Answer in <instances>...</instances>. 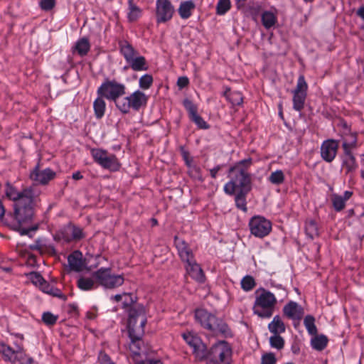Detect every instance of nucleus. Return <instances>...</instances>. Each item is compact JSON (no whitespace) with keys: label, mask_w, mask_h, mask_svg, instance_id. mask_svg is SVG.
Here are the masks:
<instances>
[{"label":"nucleus","mask_w":364,"mask_h":364,"mask_svg":"<svg viewBox=\"0 0 364 364\" xmlns=\"http://www.w3.org/2000/svg\"><path fill=\"white\" fill-rule=\"evenodd\" d=\"M305 232L310 239L313 240L319 236V230L315 220L307 218L305 221Z\"/></svg>","instance_id":"31"},{"label":"nucleus","mask_w":364,"mask_h":364,"mask_svg":"<svg viewBox=\"0 0 364 364\" xmlns=\"http://www.w3.org/2000/svg\"><path fill=\"white\" fill-rule=\"evenodd\" d=\"M230 8V0H219L216 5V14L220 16L225 15Z\"/></svg>","instance_id":"41"},{"label":"nucleus","mask_w":364,"mask_h":364,"mask_svg":"<svg viewBox=\"0 0 364 364\" xmlns=\"http://www.w3.org/2000/svg\"><path fill=\"white\" fill-rule=\"evenodd\" d=\"M33 358L28 356L26 354V357L23 358V359L21 360V362H18L20 364H33Z\"/></svg>","instance_id":"63"},{"label":"nucleus","mask_w":364,"mask_h":364,"mask_svg":"<svg viewBox=\"0 0 364 364\" xmlns=\"http://www.w3.org/2000/svg\"><path fill=\"white\" fill-rule=\"evenodd\" d=\"M50 290L51 291L49 292L48 294L59 298L63 301H65L67 299V296L63 294L60 289L53 286Z\"/></svg>","instance_id":"58"},{"label":"nucleus","mask_w":364,"mask_h":364,"mask_svg":"<svg viewBox=\"0 0 364 364\" xmlns=\"http://www.w3.org/2000/svg\"><path fill=\"white\" fill-rule=\"evenodd\" d=\"M189 80L186 76L179 77L177 80V85L179 88L182 89L188 86Z\"/></svg>","instance_id":"59"},{"label":"nucleus","mask_w":364,"mask_h":364,"mask_svg":"<svg viewBox=\"0 0 364 364\" xmlns=\"http://www.w3.org/2000/svg\"><path fill=\"white\" fill-rule=\"evenodd\" d=\"M148 97L143 92L137 90L129 96L122 98L118 102L117 109L124 114L129 113L131 109L138 112L146 105Z\"/></svg>","instance_id":"9"},{"label":"nucleus","mask_w":364,"mask_h":364,"mask_svg":"<svg viewBox=\"0 0 364 364\" xmlns=\"http://www.w3.org/2000/svg\"><path fill=\"white\" fill-rule=\"evenodd\" d=\"M53 285H51L50 284H49L47 281H44L42 284L39 287V289L46 293V294H49V292L51 291V288H52Z\"/></svg>","instance_id":"60"},{"label":"nucleus","mask_w":364,"mask_h":364,"mask_svg":"<svg viewBox=\"0 0 364 364\" xmlns=\"http://www.w3.org/2000/svg\"><path fill=\"white\" fill-rule=\"evenodd\" d=\"M179 257L186 264L190 262H193V261L196 260L193 251L191 248L184 252L183 254Z\"/></svg>","instance_id":"55"},{"label":"nucleus","mask_w":364,"mask_h":364,"mask_svg":"<svg viewBox=\"0 0 364 364\" xmlns=\"http://www.w3.org/2000/svg\"><path fill=\"white\" fill-rule=\"evenodd\" d=\"M58 320V316L53 314L50 311L44 312L42 314L43 322L48 326L54 325Z\"/></svg>","instance_id":"50"},{"label":"nucleus","mask_w":364,"mask_h":364,"mask_svg":"<svg viewBox=\"0 0 364 364\" xmlns=\"http://www.w3.org/2000/svg\"><path fill=\"white\" fill-rule=\"evenodd\" d=\"M174 12V7L169 0H156V21L158 24L169 21Z\"/></svg>","instance_id":"17"},{"label":"nucleus","mask_w":364,"mask_h":364,"mask_svg":"<svg viewBox=\"0 0 364 364\" xmlns=\"http://www.w3.org/2000/svg\"><path fill=\"white\" fill-rule=\"evenodd\" d=\"M332 205L336 212H340L344 209L346 206V201L341 198V196L338 194H333L331 196Z\"/></svg>","instance_id":"43"},{"label":"nucleus","mask_w":364,"mask_h":364,"mask_svg":"<svg viewBox=\"0 0 364 364\" xmlns=\"http://www.w3.org/2000/svg\"><path fill=\"white\" fill-rule=\"evenodd\" d=\"M56 4V0H41L39 6L43 11H48L53 9Z\"/></svg>","instance_id":"54"},{"label":"nucleus","mask_w":364,"mask_h":364,"mask_svg":"<svg viewBox=\"0 0 364 364\" xmlns=\"http://www.w3.org/2000/svg\"><path fill=\"white\" fill-rule=\"evenodd\" d=\"M5 193L9 199L14 200L15 203L24 199V189L18 192L9 183H6Z\"/></svg>","instance_id":"35"},{"label":"nucleus","mask_w":364,"mask_h":364,"mask_svg":"<svg viewBox=\"0 0 364 364\" xmlns=\"http://www.w3.org/2000/svg\"><path fill=\"white\" fill-rule=\"evenodd\" d=\"M196 8L193 0L182 1L178 9V14L183 19H187L192 15V11Z\"/></svg>","instance_id":"27"},{"label":"nucleus","mask_w":364,"mask_h":364,"mask_svg":"<svg viewBox=\"0 0 364 364\" xmlns=\"http://www.w3.org/2000/svg\"><path fill=\"white\" fill-rule=\"evenodd\" d=\"M339 141L328 139L323 141L321 145L320 153L321 159L327 162H332L338 153Z\"/></svg>","instance_id":"18"},{"label":"nucleus","mask_w":364,"mask_h":364,"mask_svg":"<svg viewBox=\"0 0 364 364\" xmlns=\"http://www.w3.org/2000/svg\"><path fill=\"white\" fill-rule=\"evenodd\" d=\"M195 318L203 328L215 336L219 334L225 337L231 336V331L226 323L204 309L196 310Z\"/></svg>","instance_id":"3"},{"label":"nucleus","mask_w":364,"mask_h":364,"mask_svg":"<svg viewBox=\"0 0 364 364\" xmlns=\"http://www.w3.org/2000/svg\"><path fill=\"white\" fill-rule=\"evenodd\" d=\"M174 243L179 256L191 248L184 240L179 238L178 236L174 237Z\"/></svg>","instance_id":"46"},{"label":"nucleus","mask_w":364,"mask_h":364,"mask_svg":"<svg viewBox=\"0 0 364 364\" xmlns=\"http://www.w3.org/2000/svg\"><path fill=\"white\" fill-rule=\"evenodd\" d=\"M250 191H238L237 193L233 195L235 196V203L237 209L242 210L244 213L247 211V196Z\"/></svg>","instance_id":"29"},{"label":"nucleus","mask_w":364,"mask_h":364,"mask_svg":"<svg viewBox=\"0 0 364 364\" xmlns=\"http://www.w3.org/2000/svg\"><path fill=\"white\" fill-rule=\"evenodd\" d=\"M232 356V348L227 341H221L214 344L208 350L207 364H230Z\"/></svg>","instance_id":"8"},{"label":"nucleus","mask_w":364,"mask_h":364,"mask_svg":"<svg viewBox=\"0 0 364 364\" xmlns=\"http://www.w3.org/2000/svg\"><path fill=\"white\" fill-rule=\"evenodd\" d=\"M68 313L70 314H72L73 316H77L78 315V306L75 304H68Z\"/></svg>","instance_id":"61"},{"label":"nucleus","mask_w":364,"mask_h":364,"mask_svg":"<svg viewBox=\"0 0 364 364\" xmlns=\"http://www.w3.org/2000/svg\"><path fill=\"white\" fill-rule=\"evenodd\" d=\"M126 90L124 84L117 81L115 79L110 80L106 77L97 88V94L109 101L113 102L117 108L121 97L126 94Z\"/></svg>","instance_id":"6"},{"label":"nucleus","mask_w":364,"mask_h":364,"mask_svg":"<svg viewBox=\"0 0 364 364\" xmlns=\"http://www.w3.org/2000/svg\"><path fill=\"white\" fill-rule=\"evenodd\" d=\"M119 48L120 53L123 55L127 63L137 54V51L132 44L126 40L119 41Z\"/></svg>","instance_id":"23"},{"label":"nucleus","mask_w":364,"mask_h":364,"mask_svg":"<svg viewBox=\"0 0 364 364\" xmlns=\"http://www.w3.org/2000/svg\"><path fill=\"white\" fill-rule=\"evenodd\" d=\"M90 50V43L88 38L86 37L78 39L73 47V50L76 51L77 54L82 57L86 55Z\"/></svg>","instance_id":"30"},{"label":"nucleus","mask_w":364,"mask_h":364,"mask_svg":"<svg viewBox=\"0 0 364 364\" xmlns=\"http://www.w3.org/2000/svg\"><path fill=\"white\" fill-rule=\"evenodd\" d=\"M188 173L192 178L198 180L199 181H203L201 173V169L199 166L196 165H192L189 166Z\"/></svg>","instance_id":"48"},{"label":"nucleus","mask_w":364,"mask_h":364,"mask_svg":"<svg viewBox=\"0 0 364 364\" xmlns=\"http://www.w3.org/2000/svg\"><path fill=\"white\" fill-rule=\"evenodd\" d=\"M46 248V240L42 238L37 239L35 242L30 245V249L43 252Z\"/></svg>","instance_id":"51"},{"label":"nucleus","mask_w":364,"mask_h":364,"mask_svg":"<svg viewBox=\"0 0 364 364\" xmlns=\"http://www.w3.org/2000/svg\"><path fill=\"white\" fill-rule=\"evenodd\" d=\"M24 194V199L14 205V210L22 225L31 223L34 216L33 189L31 187L25 188Z\"/></svg>","instance_id":"5"},{"label":"nucleus","mask_w":364,"mask_h":364,"mask_svg":"<svg viewBox=\"0 0 364 364\" xmlns=\"http://www.w3.org/2000/svg\"><path fill=\"white\" fill-rule=\"evenodd\" d=\"M186 273L196 282L203 284L205 281V274L196 260L185 265Z\"/></svg>","instance_id":"22"},{"label":"nucleus","mask_w":364,"mask_h":364,"mask_svg":"<svg viewBox=\"0 0 364 364\" xmlns=\"http://www.w3.org/2000/svg\"><path fill=\"white\" fill-rule=\"evenodd\" d=\"M91 155L94 161L105 169L117 171L120 168L121 164L114 154H109L101 149H92Z\"/></svg>","instance_id":"11"},{"label":"nucleus","mask_w":364,"mask_h":364,"mask_svg":"<svg viewBox=\"0 0 364 364\" xmlns=\"http://www.w3.org/2000/svg\"><path fill=\"white\" fill-rule=\"evenodd\" d=\"M223 96L232 106H240L243 103V96L239 91H231L229 87H227Z\"/></svg>","instance_id":"26"},{"label":"nucleus","mask_w":364,"mask_h":364,"mask_svg":"<svg viewBox=\"0 0 364 364\" xmlns=\"http://www.w3.org/2000/svg\"><path fill=\"white\" fill-rule=\"evenodd\" d=\"M261 20L263 26L266 29L272 28L277 22V16L272 11H264L261 15Z\"/></svg>","instance_id":"34"},{"label":"nucleus","mask_w":364,"mask_h":364,"mask_svg":"<svg viewBox=\"0 0 364 364\" xmlns=\"http://www.w3.org/2000/svg\"><path fill=\"white\" fill-rule=\"evenodd\" d=\"M180 151L182 156L183 159L185 161L186 165L188 166V168L192 165L193 159L190 156L189 152L183 147L181 146Z\"/></svg>","instance_id":"56"},{"label":"nucleus","mask_w":364,"mask_h":364,"mask_svg":"<svg viewBox=\"0 0 364 364\" xmlns=\"http://www.w3.org/2000/svg\"><path fill=\"white\" fill-rule=\"evenodd\" d=\"M127 63L134 71H144L148 70L146 58L142 55L136 56V55Z\"/></svg>","instance_id":"28"},{"label":"nucleus","mask_w":364,"mask_h":364,"mask_svg":"<svg viewBox=\"0 0 364 364\" xmlns=\"http://www.w3.org/2000/svg\"><path fill=\"white\" fill-rule=\"evenodd\" d=\"M183 104L188 113L191 121L194 122L198 129H209L210 125L198 114V107L191 100L186 99Z\"/></svg>","instance_id":"19"},{"label":"nucleus","mask_w":364,"mask_h":364,"mask_svg":"<svg viewBox=\"0 0 364 364\" xmlns=\"http://www.w3.org/2000/svg\"><path fill=\"white\" fill-rule=\"evenodd\" d=\"M95 279L82 277L78 279L77 284L79 289L83 291H90L97 288Z\"/></svg>","instance_id":"37"},{"label":"nucleus","mask_w":364,"mask_h":364,"mask_svg":"<svg viewBox=\"0 0 364 364\" xmlns=\"http://www.w3.org/2000/svg\"><path fill=\"white\" fill-rule=\"evenodd\" d=\"M16 349L4 342H0V354L4 361L14 364L17 362H21L26 357L25 350L22 344H15Z\"/></svg>","instance_id":"13"},{"label":"nucleus","mask_w":364,"mask_h":364,"mask_svg":"<svg viewBox=\"0 0 364 364\" xmlns=\"http://www.w3.org/2000/svg\"><path fill=\"white\" fill-rule=\"evenodd\" d=\"M153 81V77L151 75L145 74L139 78V87L142 90H148L152 85Z\"/></svg>","instance_id":"47"},{"label":"nucleus","mask_w":364,"mask_h":364,"mask_svg":"<svg viewBox=\"0 0 364 364\" xmlns=\"http://www.w3.org/2000/svg\"><path fill=\"white\" fill-rule=\"evenodd\" d=\"M249 228L252 235L263 238L272 230V223L263 216L255 215L249 221Z\"/></svg>","instance_id":"12"},{"label":"nucleus","mask_w":364,"mask_h":364,"mask_svg":"<svg viewBox=\"0 0 364 364\" xmlns=\"http://www.w3.org/2000/svg\"><path fill=\"white\" fill-rule=\"evenodd\" d=\"M357 146V136L355 134L351 135V139L350 140L343 137L342 149L343 154L341 156V166L346 175L355 172L358 167L352 151Z\"/></svg>","instance_id":"7"},{"label":"nucleus","mask_w":364,"mask_h":364,"mask_svg":"<svg viewBox=\"0 0 364 364\" xmlns=\"http://www.w3.org/2000/svg\"><path fill=\"white\" fill-rule=\"evenodd\" d=\"M304 325L311 336H316L317 334V328L315 324V318L312 315H306L304 319Z\"/></svg>","instance_id":"38"},{"label":"nucleus","mask_w":364,"mask_h":364,"mask_svg":"<svg viewBox=\"0 0 364 364\" xmlns=\"http://www.w3.org/2000/svg\"><path fill=\"white\" fill-rule=\"evenodd\" d=\"M30 279L31 282L36 287H40L45 281L42 275L37 272H33L30 274Z\"/></svg>","instance_id":"53"},{"label":"nucleus","mask_w":364,"mask_h":364,"mask_svg":"<svg viewBox=\"0 0 364 364\" xmlns=\"http://www.w3.org/2000/svg\"><path fill=\"white\" fill-rule=\"evenodd\" d=\"M259 292L253 305L254 314L262 318H269L274 314L277 299L273 293L264 288L258 289L256 293Z\"/></svg>","instance_id":"4"},{"label":"nucleus","mask_w":364,"mask_h":364,"mask_svg":"<svg viewBox=\"0 0 364 364\" xmlns=\"http://www.w3.org/2000/svg\"><path fill=\"white\" fill-rule=\"evenodd\" d=\"M308 85L304 75H300L298 78L296 88L292 93H301L307 95Z\"/></svg>","instance_id":"44"},{"label":"nucleus","mask_w":364,"mask_h":364,"mask_svg":"<svg viewBox=\"0 0 364 364\" xmlns=\"http://www.w3.org/2000/svg\"><path fill=\"white\" fill-rule=\"evenodd\" d=\"M182 336L186 343L192 348V352L197 360H203L207 358V347L198 336L190 332L183 333Z\"/></svg>","instance_id":"14"},{"label":"nucleus","mask_w":364,"mask_h":364,"mask_svg":"<svg viewBox=\"0 0 364 364\" xmlns=\"http://www.w3.org/2000/svg\"><path fill=\"white\" fill-rule=\"evenodd\" d=\"M267 328L272 335H280L286 331L285 324L279 315H276L273 317L272 321L268 324Z\"/></svg>","instance_id":"24"},{"label":"nucleus","mask_w":364,"mask_h":364,"mask_svg":"<svg viewBox=\"0 0 364 364\" xmlns=\"http://www.w3.org/2000/svg\"><path fill=\"white\" fill-rule=\"evenodd\" d=\"M98 361L100 364H115L110 357L103 351H100L98 355Z\"/></svg>","instance_id":"57"},{"label":"nucleus","mask_w":364,"mask_h":364,"mask_svg":"<svg viewBox=\"0 0 364 364\" xmlns=\"http://www.w3.org/2000/svg\"><path fill=\"white\" fill-rule=\"evenodd\" d=\"M256 286L255 279L250 276L247 275L244 277L241 280V287L245 291H250L254 289Z\"/></svg>","instance_id":"42"},{"label":"nucleus","mask_w":364,"mask_h":364,"mask_svg":"<svg viewBox=\"0 0 364 364\" xmlns=\"http://www.w3.org/2000/svg\"><path fill=\"white\" fill-rule=\"evenodd\" d=\"M306 94L293 93V109L297 112H301L305 104L306 98Z\"/></svg>","instance_id":"39"},{"label":"nucleus","mask_w":364,"mask_h":364,"mask_svg":"<svg viewBox=\"0 0 364 364\" xmlns=\"http://www.w3.org/2000/svg\"><path fill=\"white\" fill-rule=\"evenodd\" d=\"M252 164L249 157L235 163L229 168L228 176L230 181L224 186V191L229 196H233L236 191H251V176L247 169Z\"/></svg>","instance_id":"2"},{"label":"nucleus","mask_w":364,"mask_h":364,"mask_svg":"<svg viewBox=\"0 0 364 364\" xmlns=\"http://www.w3.org/2000/svg\"><path fill=\"white\" fill-rule=\"evenodd\" d=\"M58 235L66 242H70L73 240H80L85 237L82 228L72 224H69L62 228Z\"/></svg>","instance_id":"20"},{"label":"nucleus","mask_w":364,"mask_h":364,"mask_svg":"<svg viewBox=\"0 0 364 364\" xmlns=\"http://www.w3.org/2000/svg\"><path fill=\"white\" fill-rule=\"evenodd\" d=\"M0 219L4 225L9 227L11 230L18 231L21 235H28L29 237H31L30 232L31 231H36L38 229V225L32 226L29 228H22V224L17 218L15 210L13 213H9L6 215L4 214L2 218H0Z\"/></svg>","instance_id":"16"},{"label":"nucleus","mask_w":364,"mask_h":364,"mask_svg":"<svg viewBox=\"0 0 364 364\" xmlns=\"http://www.w3.org/2000/svg\"><path fill=\"white\" fill-rule=\"evenodd\" d=\"M353 192L349 191H346L343 193V195L341 196V198L346 202L352 196Z\"/></svg>","instance_id":"64"},{"label":"nucleus","mask_w":364,"mask_h":364,"mask_svg":"<svg viewBox=\"0 0 364 364\" xmlns=\"http://www.w3.org/2000/svg\"><path fill=\"white\" fill-rule=\"evenodd\" d=\"M285 317L292 321H300L304 315V308L297 302L290 301L282 309Z\"/></svg>","instance_id":"21"},{"label":"nucleus","mask_w":364,"mask_h":364,"mask_svg":"<svg viewBox=\"0 0 364 364\" xmlns=\"http://www.w3.org/2000/svg\"><path fill=\"white\" fill-rule=\"evenodd\" d=\"M223 165H217L214 168L210 169V174L213 178H216L218 171L223 168Z\"/></svg>","instance_id":"62"},{"label":"nucleus","mask_w":364,"mask_h":364,"mask_svg":"<svg viewBox=\"0 0 364 364\" xmlns=\"http://www.w3.org/2000/svg\"><path fill=\"white\" fill-rule=\"evenodd\" d=\"M95 282L105 289H115L122 286L124 282V277L112 274L111 268L101 267L92 273Z\"/></svg>","instance_id":"10"},{"label":"nucleus","mask_w":364,"mask_h":364,"mask_svg":"<svg viewBox=\"0 0 364 364\" xmlns=\"http://www.w3.org/2000/svg\"><path fill=\"white\" fill-rule=\"evenodd\" d=\"M341 127L343 128V132L341 134V140L343 141V137L348 139V140L351 139V135L355 134L358 137V134L356 132H352L350 126L347 124L346 122L342 121L340 123Z\"/></svg>","instance_id":"49"},{"label":"nucleus","mask_w":364,"mask_h":364,"mask_svg":"<svg viewBox=\"0 0 364 364\" xmlns=\"http://www.w3.org/2000/svg\"><path fill=\"white\" fill-rule=\"evenodd\" d=\"M55 171L50 168H46L41 170L40 168V162L36 165L29 174V178L34 184L42 186L48 184L50 181L55 178Z\"/></svg>","instance_id":"15"},{"label":"nucleus","mask_w":364,"mask_h":364,"mask_svg":"<svg viewBox=\"0 0 364 364\" xmlns=\"http://www.w3.org/2000/svg\"><path fill=\"white\" fill-rule=\"evenodd\" d=\"M68 262L70 269L79 272L82 269V254L80 251H75L68 257Z\"/></svg>","instance_id":"25"},{"label":"nucleus","mask_w":364,"mask_h":364,"mask_svg":"<svg viewBox=\"0 0 364 364\" xmlns=\"http://www.w3.org/2000/svg\"><path fill=\"white\" fill-rule=\"evenodd\" d=\"M271 348L281 350L284 348L285 341L280 335H272L269 339Z\"/></svg>","instance_id":"40"},{"label":"nucleus","mask_w":364,"mask_h":364,"mask_svg":"<svg viewBox=\"0 0 364 364\" xmlns=\"http://www.w3.org/2000/svg\"><path fill=\"white\" fill-rule=\"evenodd\" d=\"M123 295L129 296V301L122 303V308L128 314L127 331L130 339L129 348L134 356H138L141 355L144 347L142 338L147 322L145 309L142 304L136 303V298H134L132 294L124 292Z\"/></svg>","instance_id":"1"},{"label":"nucleus","mask_w":364,"mask_h":364,"mask_svg":"<svg viewBox=\"0 0 364 364\" xmlns=\"http://www.w3.org/2000/svg\"><path fill=\"white\" fill-rule=\"evenodd\" d=\"M104 99V97L97 95V97L93 102L94 113L97 119H101L105 115L106 103Z\"/></svg>","instance_id":"32"},{"label":"nucleus","mask_w":364,"mask_h":364,"mask_svg":"<svg viewBox=\"0 0 364 364\" xmlns=\"http://www.w3.org/2000/svg\"><path fill=\"white\" fill-rule=\"evenodd\" d=\"M284 174L282 170H277L272 172L269 177V181L274 185H280L284 181Z\"/></svg>","instance_id":"45"},{"label":"nucleus","mask_w":364,"mask_h":364,"mask_svg":"<svg viewBox=\"0 0 364 364\" xmlns=\"http://www.w3.org/2000/svg\"><path fill=\"white\" fill-rule=\"evenodd\" d=\"M127 19L129 22H134L141 16V9L134 2V0H128Z\"/></svg>","instance_id":"33"},{"label":"nucleus","mask_w":364,"mask_h":364,"mask_svg":"<svg viewBox=\"0 0 364 364\" xmlns=\"http://www.w3.org/2000/svg\"><path fill=\"white\" fill-rule=\"evenodd\" d=\"M328 341V338L325 335L316 334L311 338V346L314 349L321 351L327 346Z\"/></svg>","instance_id":"36"},{"label":"nucleus","mask_w":364,"mask_h":364,"mask_svg":"<svg viewBox=\"0 0 364 364\" xmlns=\"http://www.w3.org/2000/svg\"><path fill=\"white\" fill-rule=\"evenodd\" d=\"M277 358L274 353H267L262 355L261 364H276Z\"/></svg>","instance_id":"52"}]
</instances>
